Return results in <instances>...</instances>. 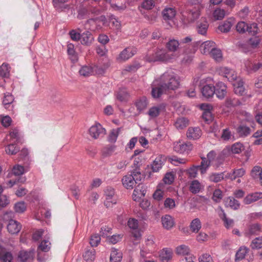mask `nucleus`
<instances>
[{
  "mask_svg": "<svg viewBox=\"0 0 262 262\" xmlns=\"http://www.w3.org/2000/svg\"><path fill=\"white\" fill-rule=\"evenodd\" d=\"M249 24L244 21H239L236 26V29L237 32L240 33H244L247 32Z\"/></svg>",
  "mask_w": 262,
  "mask_h": 262,
  "instance_id": "nucleus-60",
  "label": "nucleus"
},
{
  "mask_svg": "<svg viewBox=\"0 0 262 262\" xmlns=\"http://www.w3.org/2000/svg\"><path fill=\"white\" fill-rule=\"evenodd\" d=\"M79 73L81 76L88 77L93 74L94 71L92 67L84 66L81 68L79 71Z\"/></svg>",
  "mask_w": 262,
  "mask_h": 262,
  "instance_id": "nucleus-43",
  "label": "nucleus"
},
{
  "mask_svg": "<svg viewBox=\"0 0 262 262\" xmlns=\"http://www.w3.org/2000/svg\"><path fill=\"white\" fill-rule=\"evenodd\" d=\"M210 55L216 61L220 62L223 59V55L221 50L215 47L212 50V51L211 52Z\"/></svg>",
  "mask_w": 262,
  "mask_h": 262,
  "instance_id": "nucleus-54",
  "label": "nucleus"
},
{
  "mask_svg": "<svg viewBox=\"0 0 262 262\" xmlns=\"http://www.w3.org/2000/svg\"><path fill=\"white\" fill-rule=\"evenodd\" d=\"M248 252V249L245 247H242L236 253L235 260H240L244 259Z\"/></svg>",
  "mask_w": 262,
  "mask_h": 262,
  "instance_id": "nucleus-53",
  "label": "nucleus"
},
{
  "mask_svg": "<svg viewBox=\"0 0 262 262\" xmlns=\"http://www.w3.org/2000/svg\"><path fill=\"white\" fill-rule=\"evenodd\" d=\"M262 199L261 192H254L248 194L244 199L243 203L245 205H249Z\"/></svg>",
  "mask_w": 262,
  "mask_h": 262,
  "instance_id": "nucleus-13",
  "label": "nucleus"
},
{
  "mask_svg": "<svg viewBox=\"0 0 262 262\" xmlns=\"http://www.w3.org/2000/svg\"><path fill=\"white\" fill-rule=\"evenodd\" d=\"M120 130V128H117L112 130L108 137V141L111 143H115L117 141Z\"/></svg>",
  "mask_w": 262,
  "mask_h": 262,
  "instance_id": "nucleus-52",
  "label": "nucleus"
},
{
  "mask_svg": "<svg viewBox=\"0 0 262 262\" xmlns=\"http://www.w3.org/2000/svg\"><path fill=\"white\" fill-rule=\"evenodd\" d=\"M164 206L166 209H173L176 206L175 200L169 198H166L164 201Z\"/></svg>",
  "mask_w": 262,
  "mask_h": 262,
  "instance_id": "nucleus-64",
  "label": "nucleus"
},
{
  "mask_svg": "<svg viewBox=\"0 0 262 262\" xmlns=\"http://www.w3.org/2000/svg\"><path fill=\"white\" fill-rule=\"evenodd\" d=\"M202 227V223L199 218H195L191 221L189 225L191 231L193 233H198Z\"/></svg>",
  "mask_w": 262,
  "mask_h": 262,
  "instance_id": "nucleus-34",
  "label": "nucleus"
},
{
  "mask_svg": "<svg viewBox=\"0 0 262 262\" xmlns=\"http://www.w3.org/2000/svg\"><path fill=\"white\" fill-rule=\"evenodd\" d=\"M155 2L154 0H144L141 4V6L139 7L145 10H151L155 6Z\"/></svg>",
  "mask_w": 262,
  "mask_h": 262,
  "instance_id": "nucleus-59",
  "label": "nucleus"
},
{
  "mask_svg": "<svg viewBox=\"0 0 262 262\" xmlns=\"http://www.w3.org/2000/svg\"><path fill=\"white\" fill-rule=\"evenodd\" d=\"M67 53L70 60L73 62L78 60V54L75 51V46L72 43L68 42L67 44Z\"/></svg>",
  "mask_w": 262,
  "mask_h": 262,
  "instance_id": "nucleus-26",
  "label": "nucleus"
},
{
  "mask_svg": "<svg viewBox=\"0 0 262 262\" xmlns=\"http://www.w3.org/2000/svg\"><path fill=\"white\" fill-rule=\"evenodd\" d=\"M245 174V170L244 168H241L234 169L232 172L229 173L228 178L232 180L236 178L242 177Z\"/></svg>",
  "mask_w": 262,
  "mask_h": 262,
  "instance_id": "nucleus-38",
  "label": "nucleus"
},
{
  "mask_svg": "<svg viewBox=\"0 0 262 262\" xmlns=\"http://www.w3.org/2000/svg\"><path fill=\"white\" fill-rule=\"evenodd\" d=\"M200 41L193 42L191 44L184 45L181 47L183 49V53L185 55L183 58L184 60L188 62L193 59V55L195 53L198 47L200 45Z\"/></svg>",
  "mask_w": 262,
  "mask_h": 262,
  "instance_id": "nucleus-6",
  "label": "nucleus"
},
{
  "mask_svg": "<svg viewBox=\"0 0 262 262\" xmlns=\"http://www.w3.org/2000/svg\"><path fill=\"white\" fill-rule=\"evenodd\" d=\"M105 195L104 205L106 207H111L117 203V197L115 195L114 188L111 187H107L105 190Z\"/></svg>",
  "mask_w": 262,
  "mask_h": 262,
  "instance_id": "nucleus-8",
  "label": "nucleus"
},
{
  "mask_svg": "<svg viewBox=\"0 0 262 262\" xmlns=\"http://www.w3.org/2000/svg\"><path fill=\"white\" fill-rule=\"evenodd\" d=\"M245 67L248 72H255L262 67V63H252L250 61L245 62Z\"/></svg>",
  "mask_w": 262,
  "mask_h": 262,
  "instance_id": "nucleus-39",
  "label": "nucleus"
},
{
  "mask_svg": "<svg viewBox=\"0 0 262 262\" xmlns=\"http://www.w3.org/2000/svg\"><path fill=\"white\" fill-rule=\"evenodd\" d=\"M34 254V250H21L18 254V259L23 262L31 260L33 258Z\"/></svg>",
  "mask_w": 262,
  "mask_h": 262,
  "instance_id": "nucleus-23",
  "label": "nucleus"
},
{
  "mask_svg": "<svg viewBox=\"0 0 262 262\" xmlns=\"http://www.w3.org/2000/svg\"><path fill=\"white\" fill-rule=\"evenodd\" d=\"M201 160L202 161L200 165L201 174H205L211 165L218 167L223 163L224 161L222 157L217 156L214 150L209 151L207 154L206 158L201 157Z\"/></svg>",
  "mask_w": 262,
  "mask_h": 262,
  "instance_id": "nucleus-2",
  "label": "nucleus"
},
{
  "mask_svg": "<svg viewBox=\"0 0 262 262\" xmlns=\"http://www.w3.org/2000/svg\"><path fill=\"white\" fill-rule=\"evenodd\" d=\"M51 248V243L48 239L42 241L39 244L38 250L43 252H48Z\"/></svg>",
  "mask_w": 262,
  "mask_h": 262,
  "instance_id": "nucleus-57",
  "label": "nucleus"
},
{
  "mask_svg": "<svg viewBox=\"0 0 262 262\" xmlns=\"http://www.w3.org/2000/svg\"><path fill=\"white\" fill-rule=\"evenodd\" d=\"M215 93L220 99H223L227 94V86L222 82H219L214 86Z\"/></svg>",
  "mask_w": 262,
  "mask_h": 262,
  "instance_id": "nucleus-14",
  "label": "nucleus"
},
{
  "mask_svg": "<svg viewBox=\"0 0 262 262\" xmlns=\"http://www.w3.org/2000/svg\"><path fill=\"white\" fill-rule=\"evenodd\" d=\"M126 0H114L110 1V4L114 11L121 12L126 9Z\"/></svg>",
  "mask_w": 262,
  "mask_h": 262,
  "instance_id": "nucleus-17",
  "label": "nucleus"
},
{
  "mask_svg": "<svg viewBox=\"0 0 262 262\" xmlns=\"http://www.w3.org/2000/svg\"><path fill=\"white\" fill-rule=\"evenodd\" d=\"M189 252V248L185 245L179 246L176 248V253L178 255H188Z\"/></svg>",
  "mask_w": 262,
  "mask_h": 262,
  "instance_id": "nucleus-56",
  "label": "nucleus"
},
{
  "mask_svg": "<svg viewBox=\"0 0 262 262\" xmlns=\"http://www.w3.org/2000/svg\"><path fill=\"white\" fill-rule=\"evenodd\" d=\"M164 163V157L159 156L155 159L151 164V168L152 172H157L162 168Z\"/></svg>",
  "mask_w": 262,
  "mask_h": 262,
  "instance_id": "nucleus-28",
  "label": "nucleus"
},
{
  "mask_svg": "<svg viewBox=\"0 0 262 262\" xmlns=\"http://www.w3.org/2000/svg\"><path fill=\"white\" fill-rule=\"evenodd\" d=\"M9 69L7 63H4L0 66V76L3 77H8L9 75Z\"/></svg>",
  "mask_w": 262,
  "mask_h": 262,
  "instance_id": "nucleus-63",
  "label": "nucleus"
},
{
  "mask_svg": "<svg viewBox=\"0 0 262 262\" xmlns=\"http://www.w3.org/2000/svg\"><path fill=\"white\" fill-rule=\"evenodd\" d=\"M180 83L179 77L172 71L165 72L158 79L154 81L155 85L161 86L162 89L166 90L177 89L180 86Z\"/></svg>",
  "mask_w": 262,
  "mask_h": 262,
  "instance_id": "nucleus-1",
  "label": "nucleus"
},
{
  "mask_svg": "<svg viewBox=\"0 0 262 262\" xmlns=\"http://www.w3.org/2000/svg\"><path fill=\"white\" fill-rule=\"evenodd\" d=\"M148 103L147 98L145 97H142L137 100L135 102V105L137 110L139 112H141L146 108Z\"/></svg>",
  "mask_w": 262,
  "mask_h": 262,
  "instance_id": "nucleus-32",
  "label": "nucleus"
},
{
  "mask_svg": "<svg viewBox=\"0 0 262 262\" xmlns=\"http://www.w3.org/2000/svg\"><path fill=\"white\" fill-rule=\"evenodd\" d=\"M208 27L207 21L205 19L201 20V21L199 22L197 25L198 32L202 35L206 34Z\"/></svg>",
  "mask_w": 262,
  "mask_h": 262,
  "instance_id": "nucleus-37",
  "label": "nucleus"
},
{
  "mask_svg": "<svg viewBox=\"0 0 262 262\" xmlns=\"http://www.w3.org/2000/svg\"><path fill=\"white\" fill-rule=\"evenodd\" d=\"M252 249H258L262 247V236L255 238L250 245Z\"/></svg>",
  "mask_w": 262,
  "mask_h": 262,
  "instance_id": "nucleus-62",
  "label": "nucleus"
},
{
  "mask_svg": "<svg viewBox=\"0 0 262 262\" xmlns=\"http://www.w3.org/2000/svg\"><path fill=\"white\" fill-rule=\"evenodd\" d=\"M172 255V250L170 248H163L160 253V257L162 261L167 262L171 258Z\"/></svg>",
  "mask_w": 262,
  "mask_h": 262,
  "instance_id": "nucleus-30",
  "label": "nucleus"
},
{
  "mask_svg": "<svg viewBox=\"0 0 262 262\" xmlns=\"http://www.w3.org/2000/svg\"><path fill=\"white\" fill-rule=\"evenodd\" d=\"M122 253L116 249H112L110 254V262H121Z\"/></svg>",
  "mask_w": 262,
  "mask_h": 262,
  "instance_id": "nucleus-33",
  "label": "nucleus"
},
{
  "mask_svg": "<svg viewBox=\"0 0 262 262\" xmlns=\"http://www.w3.org/2000/svg\"><path fill=\"white\" fill-rule=\"evenodd\" d=\"M163 227L166 230L171 229L175 224L174 219L170 215L166 214L161 218Z\"/></svg>",
  "mask_w": 262,
  "mask_h": 262,
  "instance_id": "nucleus-20",
  "label": "nucleus"
},
{
  "mask_svg": "<svg viewBox=\"0 0 262 262\" xmlns=\"http://www.w3.org/2000/svg\"><path fill=\"white\" fill-rule=\"evenodd\" d=\"M201 135V130L198 127H189L187 132V137L190 139H199Z\"/></svg>",
  "mask_w": 262,
  "mask_h": 262,
  "instance_id": "nucleus-25",
  "label": "nucleus"
},
{
  "mask_svg": "<svg viewBox=\"0 0 262 262\" xmlns=\"http://www.w3.org/2000/svg\"><path fill=\"white\" fill-rule=\"evenodd\" d=\"M192 148V144L189 142L179 141L173 143V150L179 154H187Z\"/></svg>",
  "mask_w": 262,
  "mask_h": 262,
  "instance_id": "nucleus-9",
  "label": "nucleus"
},
{
  "mask_svg": "<svg viewBox=\"0 0 262 262\" xmlns=\"http://www.w3.org/2000/svg\"><path fill=\"white\" fill-rule=\"evenodd\" d=\"M201 92L206 98L212 97L215 93L214 86L210 84H206L202 88Z\"/></svg>",
  "mask_w": 262,
  "mask_h": 262,
  "instance_id": "nucleus-27",
  "label": "nucleus"
},
{
  "mask_svg": "<svg viewBox=\"0 0 262 262\" xmlns=\"http://www.w3.org/2000/svg\"><path fill=\"white\" fill-rule=\"evenodd\" d=\"M176 11L172 8H165L162 11V16L166 21L172 20L175 16Z\"/></svg>",
  "mask_w": 262,
  "mask_h": 262,
  "instance_id": "nucleus-31",
  "label": "nucleus"
},
{
  "mask_svg": "<svg viewBox=\"0 0 262 262\" xmlns=\"http://www.w3.org/2000/svg\"><path fill=\"white\" fill-rule=\"evenodd\" d=\"M188 125V120L185 118H180L177 119L175 122L174 125L178 129H182Z\"/></svg>",
  "mask_w": 262,
  "mask_h": 262,
  "instance_id": "nucleus-47",
  "label": "nucleus"
},
{
  "mask_svg": "<svg viewBox=\"0 0 262 262\" xmlns=\"http://www.w3.org/2000/svg\"><path fill=\"white\" fill-rule=\"evenodd\" d=\"M165 91H166L165 89H162L161 86H159L158 84L155 85L154 82H153L151 95L154 98H159L161 95V94Z\"/></svg>",
  "mask_w": 262,
  "mask_h": 262,
  "instance_id": "nucleus-41",
  "label": "nucleus"
},
{
  "mask_svg": "<svg viewBox=\"0 0 262 262\" xmlns=\"http://www.w3.org/2000/svg\"><path fill=\"white\" fill-rule=\"evenodd\" d=\"M155 237L153 235H148L145 238V245L140 250V256L143 258H149L148 255L153 252L156 249V245L155 242Z\"/></svg>",
  "mask_w": 262,
  "mask_h": 262,
  "instance_id": "nucleus-5",
  "label": "nucleus"
},
{
  "mask_svg": "<svg viewBox=\"0 0 262 262\" xmlns=\"http://www.w3.org/2000/svg\"><path fill=\"white\" fill-rule=\"evenodd\" d=\"M215 47V43L214 42L210 40H208L204 42L201 45V52L204 54H211Z\"/></svg>",
  "mask_w": 262,
  "mask_h": 262,
  "instance_id": "nucleus-22",
  "label": "nucleus"
},
{
  "mask_svg": "<svg viewBox=\"0 0 262 262\" xmlns=\"http://www.w3.org/2000/svg\"><path fill=\"white\" fill-rule=\"evenodd\" d=\"M13 257L9 252L3 251L0 246V260L3 262H11Z\"/></svg>",
  "mask_w": 262,
  "mask_h": 262,
  "instance_id": "nucleus-45",
  "label": "nucleus"
},
{
  "mask_svg": "<svg viewBox=\"0 0 262 262\" xmlns=\"http://www.w3.org/2000/svg\"><path fill=\"white\" fill-rule=\"evenodd\" d=\"M7 140L12 142V143H15L18 142V132L17 130L14 129L10 132L9 134L6 137Z\"/></svg>",
  "mask_w": 262,
  "mask_h": 262,
  "instance_id": "nucleus-55",
  "label": "nucleus"
},
{
  "mask_svg": "<svg viewBox=\"0 0 262 262\" xmlns=\"http://www.w3.org/2000/svg\"><path fill=\"white\" fill-rule=\"evenodd\" d=\"M67 1V0H53V4L56 10L62 11L69 8L68 5L65 4Z\"/></svg>",
  "mask_w": 262,
  "mask_h": 262,
  "instance_id": "nucleus-40",
  "label": "nucleus"
},
{
  "mask_svg": "<svg viewBox=\"0 0 262 262\" xmlns=\"http://www.w3.org/2000/svg\"><path fill=\"white\" fill-rule=\"evenodd\" d=\"M21 226L17 221L14 220H10L7 225L8 232L12 234H17L20 230Z\"/></svg>",
  "mask_w": 262,
  "mask_h": 262,
  "instance_id": "nucleus-19",
  "label": "nucleus"
},
{
  "mask_svg": "<svg viewBox=\"0 0 262 262\" xmlns=\"http://www.w3.org/2000/svg\"><path fill=\"white\" fill-rule=\"evenodd\" d=\"M221 139L224 141L233 140L234 137L229 128L224 129L222 131Z\"/></svg>",
  "mask_w": 262,
  "mask_h": 262,
  "instance_id": "nucleus-49",
  "label": "nucleus"
},
{
  "mask_svg": "<svg viewBox=\"0 0 262 262\" xmlns=\"http://www.w3.org/2000/svg\"><path fill=\"white\" fill-rule=\"evenodd\" d=\"M80 41L82 45L89 47L93 44L94 41V37L90 31H86L81 33Z\"/></svg>",
  "mask_w": 262,
  "mask_h": 262,
  "instance_id": "nucleus-16",
  "label": "nucleus"
},
{
  "mask_svg": "<svg viewBox=\"0 0 262 262\" xmlns=\"http://www.w3.org/2000/svg\"><path fill=\"white\" fill-rule=\"evenodd\" d=\"M208 179L210 181L213 182H219L223 179V174L222 173H213L209 175Z\"/></svg>",
  "mask_w": 262,
  "mask_h": 262,
  "instance_id": "nucleus-61",
  "label": "nucleus"
},
{
  "mask_svg": "<svg viewBox=\"0 0 262 262\" xmlns=\"http://www.w3.org/2000/svg\"><path fill=\"white\" fill-rule=\"evenodd\" d=\"M173 56L165 49H156L152 52H149L145 57L148 62L169 61L173 58Z\"/></svg>",
  "mask_w": 262,
  "mask_h": 262,
  "instance_id": "nucleus-3",
  "label": "nucleus"
},
{
  "mask_svg": "<svg viewBox=\"0 0 262 262\" xmlns=\"http://www.w3.org/2000/svg\"><path fill=\"white\" fill-rule=\"evenodd\" d=\"M225 205L229 207L234 210H237L239 208V202L234 198L229 196L225 200Z\"/></svg>",
  "mask_w": 262,
  "mask_h": 262,
  "instance_id": "nucleus-35",
  "label": "nucleus"
},
{
  "mask_svg": "<svg viewBox=\"0 0 262 262\" xmlns=\"http://www.w3.org/2000/svg\"><path fill=\"white\" fill-rule=\"evenodd\" d=\"M260 230V225L257 224H254L249 226L248 230L245 232V234L247 236L257 234Z\"/></svg>",
  "mask_w": 262,
  "mask_h": 262,
  "instance_id": "nucleus-42",
  "label": "nucleus"
},
{
  "mask_svg": "<svg viewBox=\"0 0 262 262\" xmlns=\"http://www.w3.org/2000/svg\"><path fill=\"white\" fill-rule=\"evenodd\" d=\"M202 189V185L198 180H193L191 182L189 187L190 191L193 193H199Z\"/></svg>",
  "mask_w": 262,
  "mask_h": 262,
  "instance_id": "nucleus-46",
  "label": "nucleus"
},
{
  "mask_svg": "<svg viewBox=\"0 0 262 262\" xmlns=\"http://www.w3.org/2000/svg\"><path fill=\"white\" fill-rule=\"evenodd\" d=\"M216 210L219 216L224 221L225 227L227 228L231 227L233 225V220L227 217L224 210L221 206Z\"/></svg>",
  "mask_w": 262,
  "mask_h": 262,
  "instance_id": "nucleus-21",
  "label": "nucleus"
},
{
  "mask_svg": "<svg viewBox=\"0 0 262 262\" xmlns=\"http://www.w3.org/2000/svg\"><path fill=\"white\" fill-rule=\"evenodd\" d=\"M137 52L134 47H129L124 49L119 55L117 59L120 61H124L133 56Z\"/></svg>",
  "mask_w": 262,
  "mask_h": 262,
  "instance_id": "nucleus-10",
  "label": "nucleus"
},
{
  "mask_svg": "<svg viewBox=\"0 0 262 262\" xmlns=\"http://www.w3.org/2000/svg\"><path fill=\"white\" fill-rule=\"evenodd\" d=\"M212 15L215 20H221L225 16L226 12L224 9L219 8L214 10Z\"/></svg>",
  "mask_w": 262,
  "mask_h": 262,
  "instance_id": "nucleus-50",
  "label": "nucleus"
},
{
  "mask_svg": "<svg viewBox=\"0 0 262 262\" xmlns=\"http://www.w3.org/2000/svg\"><path fill=\"white\" fill-rule=\"evenodd\" d=\"M220 74L227 78L231 82H233L238 78L236 72L227 67H222L219 70Z\"/></svg>",
  "mask_w": 262,
  "mask_h": 262,
  "instance_id": "nucleus-12",
  "label": "nucleus"
},
{
  "mask_svg": "<svg viewBox=\"0 0 262 262\" xmlns=\"http://www.w3.org/2000/svg\"><path fill=\"white\" fill-rule=\"evenodd\" d=\"M233 82L234 93L238 95H244L246 90L243 80L240 77H238Z\"/></svg>",
  "mask_w": 262,
  "mask_h": 262,
  "instance_id": "nucleus-18",
  "label": "nucleus"
},
{
  "mask_svg": "<svg viewBox=\"0 0 262 262\" xmlns=\"http://www.w3.org/2000/svg\"><path fill=\"white\" fill-rule=\"evenodd\" d=\"M81 30L80 29H78V30L73 29L71 30L69 34L71 39L75 41H78L80 40L81 34Z\"/></svg>",
  "mask_w": 262,
  "mask_h": 262,
  "instance_id": "nucleus-48",
  "label": "nucleus"
},
{
  "mask_svg": "<svg viewBox=\"0 0 262 262\" xmlns=\"http://www.w3.org/2000/svg\"><path fill=\"white\" fill-rule=\"evenodd\" d=\"M142 179V174L138 169L132 171L131 174L124 176L122 179L123 186L127 189H132L135 184Z\"/></svg>",
  "mask_w": 262,
  "mask_h": 262,
  "instance_id": "nucleus-4",
  "label": "nucleus"
},
{
  "mask_svg": "<svg viewBox=\"0 0 262 262\" xmlns=\"http://www.w3.org/2000/svg\"><path fill=\"white\" fill-rule=\"evenodd\" d=\"M127 225L129 228L133 230L132 233L136 239H140L141 236V234L140 232L138 229V220L133 218H130L128 221Z\"/></svg>",
  "mask_w": 262,
  "mask_h": 262,
  "instance_id": "nucleus-15",
  "label": "nucleus"
},
{
  "mask_svg": "<svg viewBox=\"0 0 262 262\" xmlns=\"http://www.w3.org/2000/svg\"><path fill=\"white\" fill-rule=\"evenodd\" d=\"M200 170V165L194 166L188 169L186 172L188 176L191 178H194L197 176L198 170Z\"/></svg>",
  "mask_w": 262,
  "mask_h": 262,
  "instance_id": "nucleus-58",
  "label": "nucleus"
},
{
  "mask_svg": "<svg viewBox=\"0 0 262 262\" xmlns=\"http://www.w3.org/2000/svg\"><path fill=\"white\" fill-rule=\"evenodd\" d=\"M89 133L92 138L97 139L105 135L106 130L101 124L95 123L89 128Z\"/></svg>",
  "mask_w": 262,
  "mask_h": 262,
  "instance_id": "nucleus-7",
  "label": "nucleus"
},
{
  "mask_svg": "<svg viewBox=\"0 0 262 262\" xmlns=\"http://www.w3.org/2000/svg\"><path fill=\"white\" fill-rule=\"evenodd\" d=\"M223 198V193L222 191L220 189H215L212 196V200L213 202L217 203H220Z\"/></svg>",
  "mask_w": 262,
  "mask_h": 262,
  "instance_id": "nucleus-51",
  "label": "nucleus"
},
{
  "mask_svg": "<svg viewBox=\"0 0 262 262\" xmlns=\"http://www.w3.org/2000/svg\"><path fill=\"white\" fill-rule=\"evenodd\" d=\"M234 23V19L233 18L230 17L228 18L226 20L224 21V23L220 25L218 29L222 32L226 33L230 31L231 27Z\"/></svg>",
  "mask_w": 262,
  "mask_h": 262,
  "instance_id": "nucleus-29",
  "label": "nucleus"
},
{
  "mask_svg": "<svg viewBox=\"0 0 262 262\" xmlns=\"http://www.w3.org/2000/svg\"><path fill=\"white\" fill-rule=\"evenodd\" d=\"M201 108L204 111L202 114L203 119L205 122L209 123L212 120V116L210 112L211 106L207 104H202L201 105Z\"/></svg>",
  "mask_w": 262,
  "mask_h": 262,
  "instance_id": "nucleus-24",
  "label": "nucleus"
},
{
  "mask_svg": "<svg viewBox=\"0 0 262 262\" xmlns=\"http://www.w3.org/2000/svg\"><path fill=\"white\" fill-rule=\"evenodd\" d=\"M164 110L165 106L163 104L154 105L149 108L146 114L149 119L151 120L156 118Z\"/></svg>",
  "mask_w": 262,
  "mask_h": 262,
  "instance_id": "nucleus-11",
  "label": "nucleus"
},
{
  "mask_svg": "<svg viewBox=\"0 0 262 262\" xmlns=\"http://www.w3.org/2000/svg\"><path fill=\"white\" fill-rule=\"evenodd\" d=\"M83 257L86 262H93L95 259V250L94 249L86 250Z\"/></svg>",
  "mask_w": 262,
  "mask_h": 262,
  "instance_id": "nucleus-44",
  "label": "nucleus"
},
{
  "mask_svg": "<svg viewBox=\"0 0 262 262\" xmlns=\"http://www.w3.org/2000/svg\"><path fill=\"white\" fill-rule=\"evenodd\" d=\"M180 46L179 41L174 38L170 39L166 45V47L168 51L173 52H176Z\"/></svg>",
  "mask_w": 262,
  "mask_h": 262,
  "instance_id": "nucleus-36",
  "label": "nucleus"
}]
</instances>
